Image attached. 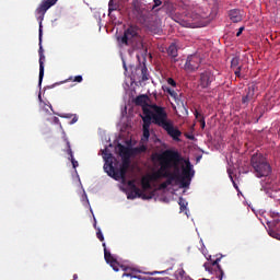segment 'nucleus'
Listing matches in <instances>:
<instances>
[{
    "label": "nucleus",
    "mask_w": 280,
    "mask_h": 280,
    "mask_svg": "<svg viewBox=\"0 0 280 280\" xmlns=\"http://www.w3.org/2000/svg\"><path fill=\"white\" fill-rule=\"evenodd\" d=\"M153 161H158L160 170L151 174L152 180H160V178H166V185H172L174 180H180V161L183 156L178 151L166 150L163 153H156Z\"/></svg>",
    "instance_id": "1"
},
{
    "label": "nucleus",
    "mask_w": 280,
    "mask_h": 280,
    "mask_svg": "<svg viewBox=\"0 0 280 280\" xmlns=\"http://www.w3.org/2000/svg\"><path fill=\"white\" fill-rule=\"evenodd\" d=\"M152 110H155L153 124L163 128L168 137H172L173 141H180L183 132L178 130V127L174 126V121L167 118V112L165 107L159 105H152Z\"/></svg>",
    "instance_id": "2"
},
{
    "label": "nucleus",
    "mask_w": 280,
    "mask_h": 280,
    "mask_svg": "<svg viewBox=\"0 0 280 280\" xmlns=\"http://www.w3.org/2000/svg\"><path fill=\"white\" fill-rule=\"evenodd\" d=\"M120 47H130V49H143V37L141 36V28L137 25H129L122 36L117 37Z\"/></svg>",
    "instance_id": "3"
},
{
    "label": "nucleus",
    "mask_w": 280,
    "mask_h": 280,
    "mask_svg": "<svg viewBox=\"0 0 280 280\" xmlns=\"http://www.w3.org/2000/svg\"><path fill=\"white\" fill-rule=\"evenodd\" d=\"M250 172L254 173L256 178H266L272 174V166L268 159L261 153H254L250 158Z\"/></svg>",
    "instance_id": "4"
},
{
    "label": "nucleus",
    "mask_w": 280,
    "mask_h": 280,
    "mask_svg": "<svg viewBox=\"0 0 280 280\" xmlns=\"http://www.w3.org/2000/svg\"><path fill=\"white\" fill-rule=\"evenodd\" d=\"M56 3H58V0H43L35 11L37 21H39V40L43 38V21L45 20V14H47V10L56 5Z\"/></svg>",
    "instance_id": "5"
},
{
    "label": "nucleus",
    "mask_w": 280,
    "mask_h": 280,
    "mask_svg": "<svg viewBox=\"0 0 280 280\" xmlns=\"http://www.w3.org/2000/svg\"><path fill=\"white\" fill-rule=\"evenodd\" d=\"M208 261L209 262L203 265L205 269L208 270V272H211V275H215L219 280H222L224 277V270H222V267L220 266V261H222V255L215 259L209 256Z\"/></svg>",
    "instance_id": "6"
},
{
    "label": "nucleus",
    "mask_w": 280,
    "mask_h": 280,
    "mask_svg": "<svg viewBox=\"0 0 280 280\" xmlns=\"http://www.w3.org/2000/svg\"><path fill=\"white\" fill-rule=\"evenodd\" d=\"M109 170L107 171L108 176L114 178V180H126V174L128 173V167H130V162L124 161L119 168H115L113 164H108Z\"/></svg>",
    "instance_id": "7"
},
{
    "label": "nucleus",
    "mask_w": 280,
    "mask_h": 280,
    "mask_svg": "<svg viewBox=\"0 0 280 280\" xmlns=\"http://www.w3.org/2000/svg\"><path fill=\"white\" fill-rule=\"evenodd\" d=\"M194 174V166L191 165V162L187 161L186 166L182 170V176L179 175V183L182 187L186 188L190 185Z\"/></svg>",
    "instance_id": "8"
},
{
    "label": "nucleus",
    "mask_w": 280,
    "mask_h": 280,
    "mask_svg": "<svg viewBox=\"0 0 280 280\" xmlns=\"http://www.w3.org/2000/svg\"><path fill=\"white\" fill-rule=\"evenodd\" d=\"M148 95H139L135 98V104L136 106H141L142 107V114L145 117V110H148L150 113V116L153 117V121H154V115H156V110L153 109V112L151 110L152 106H154L155 104H148Z\"/></svg>",
    "instance_id": "9"
},
{
    "label": "nucleus",
    "mask_w": 280,
    "mask_h": 280,
    "mask_svg": "<svg viewBox=\"0 0 280 280\" xmlns=\"http://www.w3.org/2000/svg\"><path fill=\"white\" fill-rule=\"evenodd\" d=\"M145 116L142 117V141H148L150 139V126L154 124V116L150 115L149 110H144Z\"/></svg>",
    "instance_id": "10"
},
{
    "label": "nucleus",
    "mask_w": 280,
    "mask_h": 280,
    "mask_svg": "<svg viewBox=\"0 0 280 280\" xmlns=\"http://www.w3.org/2000/svg\"><path fill=\"white\" fill-rule=\"evenodd\" d=\"M103 247H104L105 261L109 264V266L113 268V270H115V272H119V269L124 267H121L117 261V259L113 257V255L108 252V249H106V243H103Z\"/></svg>",
    "instance_id": "11"
},
{
    "label": "nucleus",
    "mask_w": 280,
    "mask_h": 280,
    "mask_svg": "<svg viewBox=\"0 0 280 280\" xmlns=\"http://www.w3.org/2000/svg\"><path fill=\"white\" fill-rule=\"evenodd\" d=\"M184 67L186 71H196L200 67V57L198 55L188 56Z\"/></svg>",
    "instance_id": "12"
},
{
    "label": "nucleus",
    "mask_w": 280,
    "mask_h": 280,
    "mask_svg": "<svg viewBox=\"0 0 280 280\" xmlns=\"http://www.w3.org/2000/svg\"><path fill=\"white\" fill-rule=\"evenodd\" d=\"M213 80H215V77H213L210 71H205L200 74L199 86H201V89H209Z\"/></svg>",
    "instance_id": "13"
},
{
    "label": "nucleus",
    "mask_w": 280,
    "mask_h": 280,
    "mask_svg": "<svg viewBox=\"0 0 280 280\" xmlns=\"http://www.w3.org/2000/svg\"><path fill=\"white\" fill-rule=\"evenodd\" d=\"M253 100H255V85L249 86L246 90V95H243L242 97L243 106H247L248 104H250V102H253Z\"/></svg>",
    "instance_id": "14"
},
{
    "label": "nucleus",
    "mask_w": 280,
    "mask_h": 280,
    "mask_svg": "<svg viewBox=\"0 0 280 280\" xmlns=\"http://www.w3.org/2000/svg\"><path fill=\"white\" fill-rule=\"evenodd\" d=\"M128 187H130L131 191H133L135 196H132V198H143V200H148V197H145V195H143V192H141V189H139V187H137V185L135 184V180H129L127 183Z\"/></svg>",
    "instance_id": "15"
},
{
    "label": "nucleus",
    "mask_w": 280,
    "mask_h": 280,
    "mask_svg": "<svg viewBox=\"0 0 280 280\" xmlns=\"http://www.w3.org/2000/svg\"><path fill=\"white\" fill-rule=\"evenodd\" d=\"M231 69L234 70V74L236 75V78H241V75H242V66H240V57L232 58Z\"/></svg>",
    "instance_id": "16"
},
{
    "label": "nucleus",
    "mask_w": 280,
    "mask_h": 280,
    "mask_svg": "<svg viewBox=\"0 0 280 280\" xmlns=\"http://www.w3.org/2000/svg\"><path fill=\"white\" fill-rule=\"evenodd\" d=\"M43 78H45V54L39 55V86L43 85Z\"/></svg>",
    "instance_id": "17"
},
{
    "label": "nucleus",
    "mask_w": 280,
    "mask_h": 280,
    "mask_svg": "<svg viewBox=\"0 0 280 280\" xmlns=\"http://www.w3.org/2000/svg\"><path fill=\"white\" fill-rule=\"evenodd\" d=\"M229 18L232 23H240L242 22V12L238 9H233L229 12Z\"/></svg>",
    "instance_id": "18"
},
{
    "label": "nucleus",
    "mask_w": 280,
    "mask_h": 280,
    "mask_svg": "<svg viewBox=\"0 0 280 280\" xmlns=\"http://www.w3.org/2000/svg\"><path fill=\"white\" fill-rule=\"evenodd\" d=\"M167 55L173 58L176 59L178 58V46L176 45V43H172L168 48H167Z\"/></svg>",
    "instance_id": "19"
},
{
    "label": "nucleus",
    "mask_w": 280,
    "mask_h": 280,
    "mask_svg": "<svg viewBox=\"0 0 280 280\" xmlns=\"http://www.w3.org/2000/svg\"><path fill=\"white\" fill-rule=\"evenodd\" d=\"M67 145V154L70 155V161L72 163V167L75 170L78 167V161L73 158V151L71 150V142L68 139L65 140Z\"/></svg>",
    "instance_id": "20"
},
{
    "label": "nucleus",
    "mask_w": 280,
    "mask_h": 280,
    "mask_svg": "<svg viewBox=\"0 0 280 280\" xmlns=\"http://www.w3.org/2000/svg\"><path fill=\"white\" fill-rule=\"evenodd\" d=\"M152 175L148 176V177H142L141 179V187L143 189V191H148V189H152Z\"/></svg>",
    "instance_id": "21"
},
{
    "label": "nucleus",
    "mask_w": 280,
    "mask_h": 280,
    "mask_svg": "<svg viewBox=\"0 0 280 280\" xmlns=\"http://www.w3.org/2000/svg\"><path fill=\"white\" fill-rule=\"evenodd\" d=\"M119 152L120 155L124 156L125 159H130V156H132V149L125 147V145H119Z\"/></svg>",
    "instance_id": "22"
},
{
    "label": "nucleus",
    "mask_w": 280,
    "mask_h": 280,
    "mask_svg": "<svg viewBox=\"0 0 280 280\" xmlns=\"http://www.w3.org/2000/svg\"><path fill=\"white\" fill-rule=\"evenodd\" d=\"M138 71H141V81L142 82H147V80H150V74L148 73V67H145V65L140 66L139 68H137Z\"/></svg>",
    "instance_id": "23"
},
{
    "label": "nucleus",
    "mask_w": 280,
    "mask_h": 280,
    "mask_svg": "<svg viewBox=\"0 0 280 280\" xmlns=\"http://www.w3.org/2000/svg\"><path fill=\"white\" fill-rule=\"evenodd\" d=\"M164 93H168V95H171V97H173V100H175V102H178V93H176V91L172 90V88L170 86H162Z\"/></svg>",
    "instance_id": "24"
},
{
    "label": "nucleus",
    "mask_w": 280,
    "mask_h": 280,
    "mask_svg": "<svg viewBox=\"0 0 280 280\" xmlns=\"http://www.w3.org/2000/svg\"><path fill=\"white\" fill-rule=\"evenodd\" d=\"M58 117H61L63 119H71L72 117V120L70 121L71 125L78 122V115H73V114H57Z\"/></svg>",
    "instance_id": "25"
},
{
    "label": "nucleus",
    "mask_w": 280,
    "mask_h": 280,
    "mask_svg": "<svg viewBox=\"0 0 280 280\" xmlns=\"http://www.w3.org/2000/svg\"><path fill=\"white\" fill-rule=\"evenodd\" d=\"M148 148L145 145L136 147L132 149V154H143V152H147Z\"/></svg>",
    "instance_id": "26"
},
{
    "label": "nucleus",
    "mask_w": 280,
    "mask_h": 280,
    "mask_svg": "<svg viewBox=\"0 0 280 280\" xmlns=\"http://www.w3.org/2000/svg\"><path fill=\"white\" fill-rule=\"evenodd\" d=\"M178 205L180 207V211H185V209H187V200H185L183 197L179 198Z\"/></svg>",
    "instance_id": "27"
},
{
    "label": "nucleus",
    "mask_w": 280,
    "mask_h": 280,
    "mask_svg": "<svg viewBox=\"0 0 280 280\" xmlns=\"http://www.w3.org/2000/svg\"><path fill=\"white\" fill-rule=\"evenodd\" d=\"M82 80H84L83 78H82V75H77V77H70L68 80H66V82H78V83H80V82H82Z\"/></svg>",
    "instance_id": "28"
},
{
    "label": "nucleus",
    "mask_w": 280,
    "mask_h": 280,
    "mask_svg": "<svg viewBox=\"0 0 280 280\" xmlns=\"http://www.w3.org/2000/svg\"><path fill=\"white\" fill-rule=\"evenodd\" d=\"M115 10H117V4L113 3V0H110L109 3H108V12H109V14L112 12H115Z\"/></svg>",
    "instance_id": "29"
},
{
    "label": "nucleus",
    "mask_w": 280,
    "mask_h": 280,
    "mask_svg": "<svg viewBox=\"0 0 280 280\" xmlns=\"http://www.w3.org/2000/svg\"><path fill=\"white\" fill-rule=\"evenodd\" d=\"M153 5H152V10H156V8H159L160 5H163V1L161 0H153Z\"/></svg>",
    "instance_id": "30"
},
{
    "label": "nucleus",
    "mask_w": 280,
    "mask_h": 280,
    "mask_svg": "<svg viewBox=\"0 0 280 280\" xmlns=\"http://www.w3.org/2000/svg\"><path fill=\"white\" fill-rule=\"evenodd\" d=\"M96 236L100 242H104V234L102 233V230L98 229V231L96 232Z\"/></svg>",
    "instance_id": "31"
},
{
    "label": "nucleus",
    "mask_w": 280,
    "mask_h": 280,
    "mask_svg": "<svg viewBox=\"0 0 280 280\" xmlns=\"http://www.w3.org/2000/svg\"><path fill=\"white\" fill-rule=\"evenodd\" d=\"M199 124H200L202 130H205V127L207 126V122L205 121V116H201V118L199 119Z\"/></svg>",
    "instance_id": "32"
},
{
    "label": "nucleus",
    "mask_w": 280,
    "mask_h": 280,
    "mask_svg": "<svg viewBox=\"0 0 280 280\" xmlns=\"http://www.w3.org/2000/svg\"><path fill=\"white\" fill-rule=\"evenodd\" d=\"M52 124H57L58 126H60V128H62V124H60V118L59 117H52Z\"/></svg>",
    "instance_id": "33"
},
{
    "label": "nucleus",
    "mask_w": 280,
    "mask_h": 280,
    "mask_svg": "<svg viewBox=\"0 0 280 280\" xmlns=\"http://www.w3.org/2000/svg\"><path fill=\"white\" fill-rule=\"evenodd\" d=\"M167 84H170L171 86H176V81L173 78H168Z\"/></svg>",
    "instance_id": "34"
},
{
    "label": "nucleus",
    "mask_w": 280,
    "mask_h": 280,
    "mask_svg": "<svg viewBox=\"0 0 280 280\" xmlns=\"http://www.w3.org/2000/svg\"><path fill=\"white\" fill-rule=\"evenodd\" d=\"M259 112L260 115L259 117L257 118L256 122L259 121V119H261V117H264V110H261L259 107L256 108V113Z\"/></svg>",
    "instance_id": "35"
},
{
    "label": "nucleus",
    "mask_w": 280,
    "mask_h": 280,
    "mask_svg": "<svg viewBox=\"0 0 280 280\" xmlns=\"http://www.w3.org/2000/svg\"><path fill=\"white\" fill-rule=\"evenodd\" d=\"M195 117H196V119H202V114H200L198 110H195Z\"/></svg>",
    "instance_id": "36"
},
{
    "label": "nucleus",
    "mask_w": 280,
    "mask_h": 280,
    "mask_svg": "<svg viewBox=\"0 0 280 280\" xmlns=\"http://www.w3.org/2000/svg\"><path fill=\"white\" fill-rule=\"evenodd\" d=\"M168 184L166 182H163L161 185H160V189H167Z\"/></svg>",
    "instance_id": "37"
},
{
    "label": "nucleus",
    "mask_w": 280,
    "mask_h": 280,
    "mask_svg": "<svg viewBox=\"0 0 280 280\" xmlns=\"http://www.w3.org/2000/svg\"><path fill=\"white\" fill-rule=\"evenodd\" d=\"M244 32V26H241L236 33V36L240 37L242 36V33Z\"/></svg>",
    "instance_id": "38"
},
{
    "label": "nucleus",
    "mask_w": 280,
    "mask_h": 280,
    "mask_svg": "<svg viewBox=\"0 0 280 280\" xmlns=\"http://www.w3.org/2000/svg\"><path fill=\"white\" fill-rule=\"evenodd\" d=\"M43 39H39V50H38V54L40 56V54H43Z\"/></svg>",
    "instance_id": "39"
},
{
    "label": "nucleus",
    "mask_w": 280,
    "mask_h": 280,
    "mask_svg": "<svg viewBox=\"0 0 280 280\" xmlns=\"http://www.w3.org/2000/svg\"><path fill=\"white\" fill-rule=\"evenodd\" d=\"M132 196H135L133 190H131V192L127 196L128 200H135V198H132Z\"/></svg>",
    "instance_id": "40"
},
{
    "label": "nucleus",
    "mask_w": 280,
    "mask_h": 280,
    "mask_svg": "<svg viewBox=\"0 0 280 280\" xmlns=\"http://www.w3.org/2000/svg\"><path fill=\"white\" fill-rule=\"evenodd\" d=\"M271 218H280V213L279 212H270Z\"/></svg>",
    "instance_id": "41"
},
{
    "label": "nucleus",
    "mask_w": 280,
    "mask_h": 280,
    "mask_svg": "<svg viewBox=\"0 0 280 280\" xmlns=\"http://www.w3.org/2000/svg\"><path fill=\"white\" fill-rule=\"evenodd\" d=\"M230 178H231V180H232V183H233V185H234V187H235V189H240V187L237 186V184L235 183V180H233V176H231L230 175Z\"/></svg>",
    "instance_id": "42"
},
{
    "label": "nucleus",
    "mask_w": 280,
    "mask_h": 280,
    "mask_svg": "<svg viewBox=\"0 0 280 280\" xmlns=\"http://www.w3.org/2000/svg\"><path fill=\"white\" fill-rule=\"evenodd\" d=\"M124 69L125 71H128V67H126V62L124 61Z\"/></svg>",
    "instance_id": "43"
},
{
    "label": "nucleus",
    "mask_w": 280,
    "mask_h": 280,
    "mask_svg": "<svg viewBox=\"0 0 280 280\" xmlns=\"http://www.w3.org/2000/svg\"><path fill=\"white\" fill-rule=\"evenodd\" d=\"M122 277H128V275L126 272L122 273Z\"/></svg>",
    "instance_id": "44"
},
{
    "label": "nucleus",
    "mask_w": 280,
    "mask_h": 280,
    "mask_svg": "<svg viewBox=\"0 0 280 280\" xmlns=\"http://www.w3.org/2000/svg\"><path fill=\"white\" fill-rule=\"evenodd\" d=\"M188 139H194V137H188Z\"/></svg>",
    "instance_id": "45"
},
{
    "label": "nucleus",
    "mask_w": 280,
    "mask_h": 280,
    "mask_svg": "<svg viewBox=\"0 0 280 280\" xmlns=\"http://www.w3.org/2000/svg\"><path fill=\"white\" fill-rule=\"evenodd\" d=\"M38 98L40 100V94L38 95Z\"/></svg>",
    "instance_id": "46"
}]
</instances>
